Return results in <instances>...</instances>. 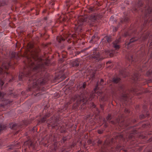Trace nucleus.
Here are the masks:
<instances>
[{
	"instance_id": "obj_1",
	"label": "nucleus",
	"mask_w": 152,
	"mask_h": 152,
	"mask_svg": "<svg viewBox=\"0 0 152 152\" xmlns=\"http://www.w3.org/2000/svg\"><path fill=\"white\" fill-rule=\"evenodd\" d=\"M39 49H33L31 53L30 58L27 57L28 64L31 69L34 72L39 71L40 69L44 67V64L48 65V62L43 61L38 56V53L40 51Z\"/></svg>"
},
{
	"instance_id": "obj_2",
	"label": "nucleus",
	"mask_w": 152,
	"mask_h": 152,
	"mask_svg": "<svg viewBox=\"0 0 152 152\" xmlns=\"http://www.w3.org/2000/svg\"><path fill=\"white\" fill-rule=\"evenodd\" d=\"M71 100L73 101H75V100H77L76 104H75L74 105V108H76L82 102H83L80 107V110H83L85 109V107L84 106L88 101L87 97L82 94H81L80 95L78 94L75 95L74 97L72 98Z\"/></svg>"
},
{
	"instance_id": "obj_3",
	"label": "nucleus",
	"mask_w": 152,
	"mask_h": 152,
	"mask_svg": "<svg viewBox=\"0 0 152 152\" xmlns=\"http://www.w3.org/2000/svg\"><path fill=\"white\" fill-rule=\"evenodd\" d=\"M36 77V75L33 76L32 77L30 78L29 81H31V80H33V87L35 88L37 86L38 84L42 86L44 85L45 83L47 81L46 79H45L42 78H39L36 81V79L34 78Z\"/></svg>"
},
{
	"instance_id": "obj_4",
	"label": "nucleus",
	"mask_w": 152,
	"mask_h": 152,
	"mask_svg": "<svg viewBox=\"0 0 152 152\" xmlns=\"http://www.w3.org/2000/svg\"><path fill=\"white\" fill-rule=\"evenodd\" d=\"M78 20L79 22H78V26H75V28L77 31H81L82 30L81 26L83 25V22L87 20V18L84 16H80L78 18ZM75 25L76 26V24Z\"/></svg>"
},
{
	"instance_id": "obj_5",
	"label": "nucleus",
	"mask_w": 152,
	"mask_h": 152,
	"mask_svg": "<svg viewBox=\"0 0 152 152\" xmlns=\"http://www.w3.org/2000/svg\"><path fill=\"white\" fill-rule=\"evenodd\" d=\"M144 15V19L147 22L149 18L152 16V8L151 7H148L145 9Z\"/></svg>"
},
{
	"instance_id": "obj_6",
	"label": "nucleus",
	"mask_w": 152,
	"mask_h": 152,
	"mask_svg": "<svg viewBox=\"0 0 152 152\" xmlns=\"http://www.w3.org/2000/svg\"><path fill=\"white\" fill-rule=\"evenodd\" d=\"M31 75V71L28 69L27 68L26 70L24 71L23 72H22L19 75V80H22V78L24 76L26 77H29Z\"/></svg>"
},
{
	"instance_id": "obj_7",
	"label": "nucleus",
	"mask_w": 152,
	"mask_h": 152,
	"mask_svg": "<svg viewBox=\"0 0 152 152\" xmlns=\"http://www.w3.org/2000/svg\"><path fill=\"white\" fill-rule=\"evenodd\" d=\"M99 52L97 51V48H95L93 50V54L91 56L92 58L94 59L96 58V59H98L99 61H101L102 59H103V58H99Z\"/></svg>"
},
{
	"instance_id": "obj_8",
	"label": "nucleus",
	"mask_w": 152,
	"mask_h": 152,
	"mask_svg": "<svg viewBox=\"0 0 152 152\" xmlns=\"http://www.w3.org/2000/svg\"><path fill=\"white\" fill-rule=\"evenodd\" d=\"M149 36L148 42H150V45L151 46L152 45V34H150V33L149 32H147L142 36V39L144 41Z\"/></svg>"
},
{
	"instance_id": "obj_9",
	"label": "nucleus",
	"mask_w": 152,
	"mask_h": 152,
	"mask_svg": "<svg viewBox=\"0 0 152 152\" xmlns=\"http://www.w3.org/2000/svg\"><path fill=\"white\" fill-rule=\"evenodd\" d=\"M138 40V38L133 37L130 39L129 41V42H126L125 43V44L128 47H132L133 45L132 44L137 41Z\"/></svg>"
},
{
	"instance_id": "obj_10",
	"label": "nucleus",
	"mask_w": 152,
	"mask_h": 152,
	"mask_svg": "<svg viewBox=\"0 0 152 152\" xmlns=\"http://www.w3.org/2000/svg\"><path fill=\"white\" fill-rule=\"evenodd\" d=\"M112 40L111 36L107 35L105 36L102 39V41H103V42L106 43H110L112 42Z\"/></svg>"
},
{
	"instance_id": "obj_11",
	"label": "nucleus",
	"mask_w": 152,
	"mask_h": 152,
	"mask_svg": "<svg viewBox=\"0 0 152 152\" xmlns=\"http://www.w3.org/2000/svg\"><path fill=\"white\" fill-rule=\"evenodd\" d=\"M9 66V64H6L5 63H3L1 65V67H0V75L2 73V70L4 69H7Z\"/></svg>"
},
{
	"instance_id": "obj_12",
	"label": "nucleus",
	"mask_w": 152,
	"mask_h": 152,
	"mask_svg": "<svg viewBox=\"0 0 152 152\" xmlns=\"http://www.w3.org/2000/svg\"><path fill=\"white\" fill-rule=\"evenodd\" d=\"M80 61L78 59H76L75 61L71 63V65L73 67H77L79 65Z\"/></svg>"
},
{
	"instance_id": "obj_13",
	"label": "nucleus",
	"mask_w": 152,
	"mask_h": 152,
	"mask_svg": "<svg viewBox=\"0 0 152 152\" xmlns=\"http://www.w3.org/2000/svg\"><path fill=\"white\" fill-rule=\"evenodd\" d=\"M140 75L137 72H135L132 76V79L135 81L138 80Z\"/></svg>"
},
{
	"instance_id": "obj_14",
	"label": "nucleus",
	"mask_w": 152,
	"mask_h": 152,
	"mask_svg": "<svg viewBox=\"0 0 152 152\" xmlns=\"http://www.w3.org/2000/svg\"><path fill=\"white\" fill-rule=\"evenodd\" d=\"M103 82L104 80L103 79H101L100 80V82L99 83L98 82L97 83L95 88L94 89V90L95 91L96 90H97L99 86H102L103 85Z\"/></svg>"
},
{
	"instance_id": "obj_15",
	"label": "nucleus",
	"mask_w": 152,
	"mask_h": 152,
	"mask_svg": "<svg viewBox=\"0 0 152 152\" xmlns=\"http://www.w3.org/2000/svg\"><path fill=\"white\" fill-rule=\"evenodd\" d=\"M128 99V96L125 94H124L122 95L121 97V100L122 102L124 101L125 102L127 101Z\"/></svg>"
},
{
	"instance_id": "obj_16",
	"label": "nucleus",
	"mask_w": 152,
	"mask_h": 152,
	"mask_svg": "<svg viewBox=\"0 0 152 152\" xmlns=\"http://www.w3.org/2000/svg\"><path fill=\"white\" fill-rule=\"evenodd\" d=\"M121 79L117 77H114L112 79V82L114 83H118L120 80Z\"/></svg>"
},
{
	"instance_id": "obj_17",
	"label": "nucleus",
	"mask_w": 152,
	"mask_h": 152,
	"mask_svg": "<svg viewBox=\"0 0 152 152\" xmlns=\"http://www.w3.org/2000/svg\"><path fill=\"white\" fill-rule=\"evenodd\" d=\"M66 78V77L64 75H59L58 76L56 75L55 76V79L56 80L59 79L60 78L62 80Z\"/></svg>"
},
{
	"instance_id": "obj_18",
	"label": "nucleus",
	"mask_w": 152,
	"mask_h": 152,
	"mask_svg": "<svg viewBox=\"0 0 152 152\" xmlns=\"http://www.w3.org/2000/svg\"><path fill=\"white\" fill-rule=\"evenodd\" d=\"M97 19V17L94 15H92L90 16L89 20L92 22H94Z\"/></svg>"
},
{
	"instance_id": "obj_19",
	"label": "nucleus",
	"mask_w": 152,
	"mask_h": 152,
	"mask_svg": "<svg viewBox=\"0 0 152 152\" xmlns=\"http://www.w3.org/2000/svg\"><path fill=\"white\" fill-rule=\"evenodd\" d=\"M10 127L12 129H15L17 126V125L15 123H11L10 124Z\"/></svg>"
},
{
	"instance_id": "obj_20",
	"label": "nucleus",
	"mask_w": 152,
	"mask_h": 152,
	"mask_svg": "<svg viewBox=\"0 0 152 152\" xmlns=\"http://www.w3.org/2000/svg\"><path fill=\"white\" fill-rule=\"evenodd\" d=\"M19 144V143H17L16 144H13L10 146H8V147L9 149H12L14 147L18 146V145Z\"/></svg>"
},
{
	"instance_id": "obj_21",
	"label": "nucleus",
	"mask_w": 152,
	"mask_h": 152,
	"mask_svg": "<svg viewBox=\"0 0 152 152\" xmlns=\"http://www.w3.org/2000/svg\"><path fill=\"white\" fill-rule=\"evenodd\" d=\"M57 40L59 42L61 43L62 41H64L65 39L62 36L57 37Z\"/></svg>"
},
{
	"instance_id": "obj_22",
	"label": "nucleus",
	"mask_w": 152,
	"mask_h": 152,
	"mask_svg": "<svg viewBox=\"0 0 152 152\" xmlns=\"http://www.w3.org/2000/svg\"><path fill=\"white\" fill-rule=\"evenodd\" d=\"M6 125L0 124V133L2 130L6 129Z\"/></svg>"
},
{
	"instance_id": "obj_23",
	"label": "nucleus",
	"mask_w": 152,
	"mask_h": 152,
	"mask_svg": "<svg viewBox=\"0 0 152 152\" xmlns=\"http://www.w3.org/2000/svg\"><path fill=\"white\" fill-rule=\"evenodd\" d=\"M16 57V53L15 52H12L10 53V58H15Z\"/></svg>"
},
{
	"instance_id": "obj_24",
	"label": "nucleus",
	"mask_w": 152,
	"mask_h": 152,
	"mask_svg": "<svg viewBox=\"0 0 152 152\" xmlns=\"http://www.w3.org/2000/svg\"><path fill=\"white\" fill-rule=\"evenodd\" d=\"M25 144L26 145H30L31 146H33L32 143L31 141H27L25 142Z\"/></svg>"
},
{
	"instance_id": "obj_25",
	"label": "nucleus",
	"mask_w": 152,
	"mask_h": 152,
	"mask_svg": "<svg viewBox=\"0 0 152 152\" xmlns=\"http://www.w3.org/2000/svg\"><path fill=\"white\" fill-rule=\"evenodd\" d=\"M128 20H129V19L128 18H125L124 19H122L121 20V23H123V21L124 22H128Z\"/></svg>"
},
{
	"instance_id": "obj_26",
	"label": "nucleus",
	"mask_w": 152,
	"mask_h": 152,
	"mask_svg": "<svg viewBox=\"0 0 152 152\" xmlns=\"http://www.w3.org/2000/svg\"><path fill=\"white\" fill-rule=\"evenodd\" d=\"M109 143H110L108 142V141L107 140H105L104 142L103 146L102 148L105 147L106 145H108L109 144Z\"/></svg>"
},
{
	"instance_id": "obj_27",
	"label": "nucleus",
	"mask_w": 152,
	"mask_h": 152,
	"mask_svg": "<svg viewBox=\"0 0 152 152\" xmlns=\"http://www.w3.org/2000/svg\"><path fill=\"white\" fill-rule=\"evenodd\" d=\"M46 118L45 117H44L43 118H41L40 121H39V123L41 122L42 123H44L46 121Z\"/></svg>"
},
{
	"instance_id": "obj_28",
	"label": "nucleus",
	"mask_w": 152,
	"mask_h": 152,
	"mask_svg": "<svg viewBox=\"0 0 152 152\" xmlns=\"http://www.w3.org/2000/svg\"><path fill=\"white\" fill-rule=\"evenodd\" d=\"M106 119L108 121L110 120L111 119V115L110 114H109L108 116L107 117Z\"/></svg>"
},
{
	"instance_id": "obj_29",
	"label": "nucleus",
	"mask_w": 152,
	"mask_h": 152,
	"mask_svg": "<svg viewBox=\"0 0 152 152\" xmlns=\"http://www.w3.org/2000/svg\"><path fill=\"white\" fill-rule=\"evenodd\" d=\"M113 47L116 49H119V46L116 44H113Z\"/></svg>"
},
{
	"instance_id": "obj_30",
	"label": "nucleus",
	"mask_w": 152,
	"mask_h": 152,
	"mask_svg": "<svg viewBox=\"0 0 152 152\" xmlns=\"http://www.w3.org/2000/svg\"><path fill=\"white\" fill-rule=\"evenodd\" d=\"M130 35V34L129 33V32H126L123 34L124 36L125 37H126L127 36H129Z\"/></svg>"
},
{
	"instance_id": "obj_31",
	"label": "nucleus",
	"mask_w": 152,
	"mask_h": 152,
	"mask_svg": "<svg viewBox=\"0 0 152 152\" xmlns=\"http://www.w3.org/2000/svg\"><path fill=\"white\" fill-rule=\"evenodd\" d=\"M151 74H152V72L151 71H148L147 72L146 75L148 76H149Z\"/></svg>"
},
{
	"instance_id": "obj_32",
	"label": "nucleus",
	"mask_w": 152,
	"mask_h": 152,
	"mask_svg": "<svg viewBox=\"0 0 152 152\" xmlns=\"http://www.w3.org/2000/svg\"><path fill=\"white\" fill-rule=\"evenodd\" d=\"M111 63V61H109L106 63V65L107 66V68H109L111 67V66L108 65L109 64H110Z\"/></svg>"
},
{
	"instance_id": "obj_33",
	"label": "nucleus",
	"mask_w": 152,
	"mask_h": 152,
	"mask_svg": "<svg viewBox=\"0 0 152 152\" xmlns=\"http://www.w3.org/2000/svg\"><path fill=\"white\" fill-rule=\"evenodd\" d=\"M143 3L141 1H139L138 3V6L139 7H140L142 6Z\"/></svg>"
},
{
	"instance_id": "obj_34",
	"label": "nucleus",
	"mask_w": 152,
	"mask_h": 152,
	"mask_svg": "<svg viewBox=\"0 0 152 152\" xmlns=\"http://www.w3.org/2000/svg\"><path fill=\"white\" fill-rule=\"evenodd\" d=\"M110 53V51L109 50H105L103 52L104 54H105V55H107L108 53Z\"/></svg>"
},
{
	"instance_id": "obj_35",
	"label": "nucleus",
	"mask_w": 152,
	"mask_h": 152,
	"mask_svg": "<svg viewBox=\"0 0 152 152\" xmlns=\"http://www.w3.org/2000/svg\"><path fill=\"white\" fill-rule=\"evenodd\" d=\"M149 125H150L149 124H143L142 125V127L143 128H145V127H146L147 126H148Z\"/></svg>"
},
{
	"instance_id": "obj_36",
	"label": "nucleus",
	"mask_w": 152,
	"mask_h": 152,
	"mask_svg": "<svg viewBox=\"0 0 152 152\" xmlns=\"http://www.w3.org/2000/svg\"><path fill=\"white\" fill-rule=\"evenodd\" d=\"M50 114L49 113L48 114L45 115H44V117H45L46 119L50 117Z\"/></svg>"
},
{
	"instance_id": "obj_37",
	"label": "nucleus",
	"mask_w": 152,
	"mask_h": 152,
	"mask_svg": "<svg viewBox=\"0 0 152 152\" xmlns=\"http://www.w3.org/2000/svg\"><path fill=\"white\" fill-rule=\"evenodd\" d=\"M92 141L91 139L87 141V143H88V145H90V144H92Z\"/></svg>"
},
{
	"instance_id": "obj_38",
	"label": "nucleus",
	"mask_w": 152,
	"mask_h": 152,
	"mask_svg": "<svg viewBox=\"0 0 152 152\" xmlns=\"http://www.w3.org/2000/svg\"><path fill=\"white\" fill-rule=\"evenodd\" d=\"M103 131V130H99L98 131V132L99 134H102Z\"/></svg>"
},
{
	"instance_id": "obj_39",
	"label": "nucleus",
	"mask_w": 152,
	"mask_h": 152,
	"mask_svg": "<svg viewBox=\"0 0 152 152\" xmlns=\"http://www.w3.org/2000/svg\"><path fill=\"white\" fill-rule=\"evenodd\" d=\"M140 118L141 119H142L145 118V116L143 114L140 115Z\"/></svg>"
},
{
	"instance_id": "obj_40",
	"label": "nucleus",
	"mask_w": 152,
	"mask_h": 152,
	"mask_svg": "<svg viewBox=\"0 0 152 152\" xmlns=\"http://www.w3.org/2000/svg\"><path fill=\"white\" fill-rule=\"evenodd\" d=\"M125 71L124 70H122L120 72L121 74L122 75H125Z\"/></svg>"
},
{
	"instance_id": "obj_41",
	"label": "nucleus",
	"mask_w": 152,
	"mask_h": 152,
	"mask_svg": "<svg viewBox=\"0 0 152 152\" xmlns=\"http://www.w3.org/2000/svg\"><path fill=\"white\" fill-rule=\"evenodd\" d=\"M71 49L72 50H74L75 49V48H72V47H69L68 48V50H69Z\"/></svg>"
},
{
	"instance_id": "obj_42",
	"label": "nucleus",
	"mask_w": 152,
	"mask_h": 152,
	"mask_svg": "<svg viewBox=\"0 0 152 152\" xmlns=\"http://www.w3.org/2000/svg\"><path fill=\"white\" fill-rule=\"evenodd\" d=\"M102 141L100 140H98V141L97 142V143H98V145L99 144H101L102 143Z\"/></svg>"
},
{
	"instance_id": "obj_43",
	"label": "nucleus",
	"mask_w": 152,
	"mask_h": 152,
	"mask_svg": "<svg viewBox=\"0 0 152 152\" xmlns=\"http://www.w3.org/2000/svg\"><path fill=\"white\" fill-rule=\"evenodd\" d=\"M119 42V41L118 40H115L114 42L113 43V44H117Z\"/></svg>"
},
{
	"instance_id": "obj_44",
	"label": "nucleus",
	"mask_w": 152,
	"mask_h": 152,
	"mask_svg": "<svg viewBox=\"0 0 152 152\" xmlns=\"http://www.w3.org/2000/svg\"><path fill=\"white\" fill-rule=\"evenodd\" d=\"M59 61L60 63H62L64 61V58H62L60 59L59 60Z\"/></svg>"
},
{
	"instance_id": "obj_45",
	"label": "nucleus",
	"mask_w": 152,
	"mask_h": 152,
	"mask_svg": "<svg viewBox=\"0 0 152 152\" xmlns=\"http://www.w3.org/2000/svg\"><path fill=\"white\" fill-rule=\"evenodd\" d=\"M89 10H90V12H92L94 10L93 8L91 7H90Z\"/></svg>"
},
{
	"instance_id": "obj_46",
	"label": "nucleus",
	"mask_w": 152,
	"mask_h": 152,
	"mask_svg": "<svg viewBox=\"0 0 152 152\" xmlns=\"http://www.w3.org/2000/svg\"><path fill=\"white\" fill-rule=\"evenodd\" d=\"M4 93L0 92V97H3L4 96Z\"/></svg>"
},
{
	"instance_id": "obj_47",
	"label": "nucleus",
	"mask_w": 152,
	"mask_h": 152,
	"mask_svg": "<svg viewBox=\"0 0 152 152\" xmlns=\"http://www.w3.org/2000/svg\"><path fill=\"white\" fill-rule=\"evenodd\" d=\"M116 148L118 149H121V150L122 149L121 146L119 145H117L116 146Z\"/></svg>"
},
{
	"instance_id": "obj_48",
	"label": "nucleus",
	"mask_w": 152,
	"mask_h": 152,
	"mask_svg": "<svg viewBox=\"0 0 152 152\" xmlns=\"http://www.w3.org/2000/svg\"><path fill=\"white\" fill-rule=\"evenodd\" d=\"M108 122L109 123H111V124H115V122L113 121H110H110H108Z\"/></svg>"
},
{
	"instance_id": "obj_49",
	"label": "nucleus",
	"mask_w": 152,
	"mask_h": 152,
	"mask_svg": "<svg viewBox=\"0 0 152 152\" xmlns=\"http://www.w3.org/2000/svg\"><path fill=\"white\" fill-rule=\"evenodd\" d=\"M5 101H6V103L5 104V105H7L8 104H10V102H11L10 101H8V100H6Z\"/></svg>"
},
{
	"instance_id": "obj_50",
	"label": "nucleus",
	"mask_w": 152,
	"mask_h": 152,
	"mask_svg": "<svg viewBox=\"0 0 152 152\" xmlns=\"http://www.w3.org/2000/svg\"><path fill=\"white\" fill-rule=\"evenodd\" d=\"M96 110L98 112V113L96 114L95 116V117L96 116H98L99 115V114L100 113V111L97 108L96 109Z\"/></svg>"
},
{
	"instance_id": "obj_51",
	"label": "nucleus",
	"mask_w": 152,
	"mask_h": 152,
	"mask_svg": "<svg viewBox=\"0 0 152 152\" xmlns=\"http://www.w3.org/2000/svg\"><path fill=\"white\" fill-rule=\"evenodd\" d=\"M95 73L94 72H93L92 73V75H91V78H94V75L95 74Z\"/></svg>"
},
{
	"instance_id": "obj_52",
	"label": "nucleus",
	"mask_w": 152,
	"mask_h": 152,
	"mask_svg": "<svg viewBox=\"0 0 152 152\" xmlns=\"http://www.w3.org/2000/svg\"><path fill=\"white\" fill-rule=\"evenodd\" d=\"M1 5H2V6H4L6 4V3L4 1H3L2 2H1Z\"/></svg>"
},
{
	"instance_id": "obj_53",
	"label": "nucleus",
	"mask_w": 152,
	"mask_h": 152,
	"mask_svg": "<svg viewBox=\"0 0 152 152\" xmlns=\"http://www.w3.org/2000/svg\"><path fill=\"white\" fill-rule=\"evenodd\" d=\"M124 111H125V113H129V110L127 109H125Z\"/></svg>"
},
{
	"instance_id": "obj_54",
	"label": "nucleus",
	"mask_w": 152,
	"mask_h": 152,
	"mask_svg": "<svg viewBox=\"0 0 152 152\" xmlns=\"http://www.w3.org/2000/svg\"><path fill=\"white\" fill-rule=\"evenodd\" d=\"M67 138L66 137H63V140L64 142L66 141L67 140Z\"/></svg>"
},
{
	"instance_id": "obj_55",
	"label": "nucleus",
	"mask_w": 152,
	"mask_h": 152,
	"mask_svg": "<svg viewBox=\"0 0 152 152\" xmlns=\"http://www.w3.org/2000/svg\"><path fill=\"white\" fill-rule=\"evenodd\" d=\"M4 84V83L3 82L1 81H1L0 82V85L1 86H3V85Z\"/></svg>"
},
{
	"instance_id": "obj_56",
	"label": "nucleus",
	"mask_w": 152,
	"mask_h": 152,
	"mask_svg": "<svg viewBox=\"0 0 152 152\" xmlns=\"http://www.w3.org/2000/svg\"><path fill=\"white\" fill-rule=\"evenodd\" d=\"M118 137L119 138H121L123 137V136L122 135L120 134L118 135Z\"/></svg>"
},
{
	"instance_id": "obj_57",
	"label": "nucleus",
	"mask_w": 152,
	"mask_h": 152,
	"mask_svg": "<svg viewBox=\"0 0 152 152\" xmlns=\"http://www.w3.org/2000/svg\"><path fill=\"white\" fill-rule=\"evenodd\" d=\"M100 108L102 109V110H104L103 107L104 106L103 105L101 104L100 105Z\"/></svg>"
},
{
	"instance_id": "obj_58",
	"label": "nucleus",
	"mask_w": 152,
	"mask_h": 152,
	"mask_svg": "<svg viewBox=\"0 0 152 152\" xmlns=\"http://www.w3.org/2000/svg\"><path fill=\"white\" fill-rule=\"evenodd\" d=\"M87 48H85V49H83V50H81V51H80V52L81 53H82V52H84V51H85L86 50H87Z\"/></svg>"
},
{
	"instance_id": "obj_59",
	"label": "nucleus",
	"mask_w": 152,
	"mask_h": 152,
	"mask_svg": "<svg viewBox=\"0 0 152 152\" xmlns=\"http://www.w3.org/2000/svg\"><path fill=\"white\" fill-rule=\"evenodd\" d=\"M100 100L103 101L104 99V96L100 98Z\"/></svg>"
},
{
	"instance_id": "obj_60",
	"label": "nucleus",
	"mask_w": 152,
	"mask_h": 152,
	"mask_svg": "<svg viewBox=\"0 0 152 152\" xmlns=\"http://www.w3.org/2000/svg\"><path fill=\"white\" fill-rule=\"evenodd\" d=\"M130 58H129V60H131L132 61H133V57H132V56H130Z\"/></svg>"
},
{
	"instance_id": "obj_61",
	"label": "nucleus",
	"mask_w": 152,
	"mask_h": 152,
	"mask_svg": "<svg viewBox=\"0 0 152 152\" xmlns=\"http://www.w3.org/2000/svg\"><path fill=\"white\" fill-rule=\"evenodd\" d=\"M4 107L5 105L4 104H0V107Z\"/></svg>"
},
{
	"instance_id": "obj_62",
	"label": "nucleus",
	"mask_w": 152,
	"mask_h": 152,
	"mask_svg": "<svg viewBox=\"0 0 152 152\" xmlns=\"http://www.w3.org/2000/svg\"><path fill=\"white\" fill-rule=\"evenodd\" d=\"M91 105H92V107H96V105H95V104L93 102H92L91 103Z\"/></svg>"
},
{
	"instance_id": "obj_63",
	"label": "nucleus",
	"mask_w": 152,
	"mask_h": 152,
	"mask_svg": "<svg viewBox=\"0 0 152 152\" xmlns=\"http://www.w3.org/2000/svg\"><path fill=\"white\" fill-rule=\"evenodd\" d=\"M120 119L119 118H117L116 119V121L117 123H119L120 121Z\"/></svg>"
},
{
	"instance_id": "obj_64",
	"label": "nucleus",
	"mask_w": 152,
	"mask_h": 152,
	"mask_svg": "<svg viewBox=\"0 0 152 152\" xmlns=\"http://www.w3.org/2000/svg\"><path fill=\"white\" fill-rule=\"evenodd\" d=\"M30 123L29 122H28V121H26L25 123L24 124L25 125H27L28 124H29Z\"/></svg>"
}]
</instances>
